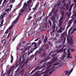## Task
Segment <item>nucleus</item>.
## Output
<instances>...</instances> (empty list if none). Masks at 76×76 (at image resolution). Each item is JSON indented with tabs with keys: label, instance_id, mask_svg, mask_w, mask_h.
I'll list each match as a JSON object with an SVG mask.
<instances>
[{
	"label": "nucleus",
	"instance_id": "nucleus-56",
	"mask_svg": "<svg viewBox=\"0 0 76 76\" xmlns=\"http://www.w3.org/2000/svg\"><path fill=\"white\" fill-rule=\"evenodd\" d=\"M73 31H76V28H74V29H73Z\"/></svg>",
	"mask_w": 76,
	"mask_h": 76
},
{
	"label": "nucleus",
	"instance_id": "nucleus-15",
	"mask_svg": "<svg viewBox=\"0 0 76 76\" xmlns=\"http://www.w3.org/2000/svg\"><path fill=\"white\" fill-rule=\"evenodd\" d=\"M4 22V20L2 19L1 21V23L0 24V28L2 27L3 25V22Z\"/></svg>",
	"mask_w": 76,
	"mask_h": 76
},
{
	"label": "nucleus",
	"instance_id": "nucleus-44",
	"mask_svg": "<svg viewBox=\"0 0 76 76\" xmlns=\"http://www.w3.org/2000/svg\"><path fill=\"white\" fill-rule=\"evenodd\" d=\"M70 54H68V56L67 57V58H69V57H70Z\"/></svg>",
	"mask_w": 76,
	"mask_h": 76
},
{
	"label": "nucleus",
	"instance_id": "nucleus-64",
	"mask_svg": "<svg viewBox=\"0 0 76 76\" xmlns=\"http://www.w3.org/2000/svg\"><path fill=\"white\" fill-rule=\"evenodd\" d=\"M74 16H76V12L75 13Z\"/></svg>",
	"mask_w": 76,
	"mask_h": 76
},
{
	"label": "nucleus",
	"instance_id": "nucleus-62",
	"mask_svg": "<svg viewBox=\"0 0 76 76\" xmlns=\"http://www.w3.org/2000/svg\"><path fill=\"white\" fill-rule=\"evenodd\" d=\"M48 44H49V45H50L51 43L50 42H48Z\"/></svg>",
	"mask_w": 76,
	"mask_h": 76
},
{
	"label": "nucleus",
	"instance_id": "nucleus-39",
	"mask_svg": "<svg viewBox=\"0 0 76 76\" xmlns=\"http://www.w3.org/2000/svg\"><path fill=\"white\" fill-rule=\"evenodd\" d=\"M49 24L50 26H51V21L50 20L49 21Z\"/></svg>",
	"mask_w": 76,
	"mask_h": 76
},
{
	"label": "nucleus",
	"instance_id": "nucleus-4",
	"mask_svg": "<svg viewBox=\"0 0 76 76\" xmlns=\"http://www.w3.org/2000/svg\"><path fill=\"white\" fill-rule=\"evenodd\" d=\"M42 39H41L39 40V42L38 43H35V44L34 45V47L35 48L32 49L30 51V53H32L33 51H34V50L37 49L39 45H40V44L42 43Z\"/></svg>",
	"mask_w": 76,
	"mask_h": 76
},
{
	"label": "nucleus",
	"instance_id": "nucleus-37",
	"mask_svg": "<svg viewBox=\"0 0 76 76\" xmlns=\"http://www.w3.org/2000/svg\"><path fill=\"white\" fill-rule=\"evenodd\" d=\"M58 64V63H56L55 64H54L53 66H57Z\"/></svg>",
	"mask_w": 76,
	"mask_h": 76
},
{
	"label": "nucleus",
	"instance_id": "nucleus-23",
	"mask_svg": "<svg viewBox=\"0 0 76 76\" xmlns=\"http://www.w3.org/2000/svg\"><path fill=\"white\" fill-rule=\"evenodd\" d=\"M39 2L38 1L37 2V4L35 6L37 7H38V6H39Z\"/></svg>",
	"mask_w": 76,
	"mask_h": 76
},
{
	"label": "nucleus",
	"instance_id": "nucleus-24",
	"mask_svg": "<svg viewBox=\"0 0 76 76\" xmlns=\"http://www.w3.org/2000/svg\"><path fill=\"white\" fill-rule=\"evenodd\" d=\"M73 22V19H71L69 21V22H68V23L69 24H72V22Z\"/></svg>",
	"mask_w": 76,
	"mask_h": 76
},
{
	"label": "nucleus",
	"instance_id": "nucleus-17",
	"mask_svg": "<svg viewBox=\"0 0 76 76\" xmlns=\"http://www.w3.org/2000/svg\"><path fill=\"white\" fill-rule=\"evenodd\" d=\"M60 3H61V1H58V3L56 4V5L57 7H58V6H60Z\"/></svg>",
	"mask_w": 76,
	"mask_h": 76
},
{
	"label": "nucleus",
	"instance_id": "nucleus-2",
	"mask_svg": "<svg viewBox=\"0 0 76 76\" xmlns=\"http://www.w3.org/2000/svg\"><path fill=\"white\" fill-rule=\"evenodd\" d=\"M63 49L61 48L60 49L57 50L55 51H52L49 54V56H47V55H45V54H43V56L42 57H44L45 60L43 61H41L40 63V64H42L43 62L44 61H45L49 58V56H50V55L52 53H60V52H61L62 51H63Z\"/></svg>",
	"mask_w": 76,
	"mask_h": 76
},
{
	"label": "nucleus",
	"instance_id": "nucleus-52",
	"mask_svg": "<svg viewBox=\"0 0 76 76\" xmlns=\"http://www.w3.org/2000/svg\"><path fill=\"white\" fill-rule=\"evenodd\" d=\"M74 50H75V49H72L71 50V51H72V52H73V51H74Z\"/></svg>",
	"mask_w": 76,
	"mask_h": 76
},
{
	"label": "nucleus",
	"instance_id": "nucleus-51",
	"mask_svg": "<svg viewBox=\"0 0 76 76\" xmlns=\"http://www.w3.org/2000/svg\"><path fill=\"white\" fill-rule=\"evenodd\" d=\"M49 76V75L47 74H45L44 75V76Z\"/></svg>",
	"mask_w": 76,
	"mask_h": 76
},
{
	"label": "nucleus",
	"instance_id": "nucleus-32",
	"mask_svg": "<svg viewBox=\"0 0 76 76\" xmlns=\"http://www.w3.org/2000/svg\"><path fill=\"white\" fill-rule=\"evenodd\" d=\"M27 49H28V48H26V49L24 48V50H23V53H25V52L26 51V50H27Z\"/></svg>",
	"mask_w": 76,
	"mask_h": 76
},
{
	"label": "nucleus",
	"instance_id": "nucleus-14",
	"mask_svg": "<svg viewBox=\"0 0 76 76\" xmlns=\"http://www.w3.org/2000/svg\"><path fill=\"white\" fill-rule=\"evenodd\" d=\"M13 56L12 55H11V61L10 62L11 63H13Z\"/></svg>",
	"mask_w": 76,
	"mask_h": 76
},
{
	"label": "nucleus",
	"instance_id": "nucleus-36",
	"mask_svg": "<svg viewBox=\"0 0 76 76\" xmlns=\"http://www.w3.org/2000/svg\"><path fill=\"white\" fill-rule=\"evenodd\" d=\"M21 46V43H20L18 45V47H20Z\"/></svg>",
	"mask_w": 76,
	"mask_h": 76
},
{
	"label": "nucleus",
	"instance_id": "nucleus-29",
	"mask_svg": "<svg viewBox=\"0 0 76 76\" xmlns=\"http://www.w3.org/2000/svg\"><path fill=\"white\" fill-rule=\"evenodd\" d=\"M55 26H56V24H53V29H55V28H56V27H55Z\"/></svg>",
	"mask_w": 76,
	"mask_h": 76
},
{
	"label": "nucleus",
	"instance_id": "nucleus-47",
	"mask_svg": "<svg viewBox=\"0 0 76 76\" xmlns=\"http://www.w3.org/2000/svg\"><path fill=\"white\" fill-rule=\"evenodd\" d=\"M10 33H9V34H8V36H7V38L8 37H9V35H10Z\"/></svg>",
	"mask_w": 76,
	"mask_h": 76
},
{
	"label": "nucleus",
	"instance_id": "nucleus-30",
	"mask_svg": "<svg viewBox=\"0 0 76 76\" xmlns=\"http://www.w3.org/2000/svg\"><path fill=\"white\" fill-rule=\"evenodd\" d=\"M21 60H22V58L21 57H20L19 58V63H20V61H21Z\"/></svg>",
	"mask_w": 76,
	"mask_h": 76
},
{
	"label": "nucleus",
	"instance_id": "nucleus-7",
	"mask_svg": "<svg viewBox=\"0 0 76 76\" xmlns=\"http://www.w3.org/2000/svg\"><path fill=\"white\" fill-rule=\"evenodd\" d=\"M69 4H70V1L69 0ZM69 4H66V3H64V4L63 5L65 7H66V10H67L68 9H69Z\"/></svg>",
	"mask_w": 76,
	"mask_h": 76
},
{
	"label": "nucleus",
	"instance_id": "nucleus-22",
	"mask_svg": "<svg viewBox=\"0 0 76 76\" xmlns=\"http://www.w3.org/2000/svg\"><path fill=\"white\" fill-rule=\"evenodd\" d=\"M62 20H63V18H61L59 20V24H60L62 23Z\"/></svg>",
	"mask_w": 76,
	"mask_h": 76
},
{
	"label": "nucleus",
	"instance_id": "nucleus-19",
	"mask_svg": "<svg viewBox=\"0 0 76 76\" xmlns=\"http://www.w3.org/2000/svg\"><path fill=\"white\" fill-rule=\"evenodd\" d=\"M58 32H59V33H62V29L61 28H60L59 30L57 31Z\"/></svg>",
	"mask_w": 76,
	"mask_h": 76
},
{
	"label": "nucleus",
	"instance_id": "nucleus-26",
	"mask_svg": "<svg viewBox=\"0 0 76 76\" xmlns=\"http://www.w3.org/2000/svg\"><path fill=\"white\" fill-rule=\"evenodd\" d=\"M61 47V45H59V46H56V48H57V49H58V48H60Z\"/></svg>",
	"mask_w": 76,
	"mask_h": 76
},
{
	"label": "nucleus",
	"instance_id": "nucleus-53",
	"mask_svg": "<svg viewBox=\"0 0 76 76\" xmlns=\"http://www.w3.org/2000/svg\"><path fill=\"white\" fill-rule=\"evenodd\" d=\"M39 39L38 38V39H36L34 41H38V39Z\"/></svg>",
	"mask_w": 76,
	"mask_h": 76
},
{
	"label": "nucleus",
	"instance_id": "nucleus-45",
	"mask_svg": "<svg viewBox=\"0 0 76 76\" xmlns=\"http://www.w3.org/2000/svg\"><path fill=\"white\" fill-rule=\"evenodd\" d=\"M6 15V13L5 12L3 13V15H2L4 16H5V15Z\"/></svg>",
	"mask_w": 76,
	"mask_h": 76
},
{
	"label": "nucleus",
	"instance_id": "nucleus-55",
	"mask_svg": "<svg viewBox=\"0 0 76 76\" xmlns=\"http://www.w3.org/2000/svg\"><path fill=\"white\" fill-rule=\"evenodd\" d=\"M20 4H22L21 3H20L18 5V7H19V6H20Z\"/></svg>",
	"mask_w": 76,
	"mask_h": 76
},
{
	"label": "nucleus",
	"instance_id": "nucleus-11",
	"mask_svg": "<svg viewBox=\"0 0 76 76\" xmlns=\"http://www.w3.org/2000/svg\"><path fill=\"white\" fill-rule=\"evenodd\" d=\"M40 69H39V66H38L37 68H36L35 69H34V70H33L31 73H30V74L31 75V74H32L34 72H35V71H36V70H39Z\"/></svg>",
	"mask_w": 76,
	"mask_h": 76
},
{
	"label": "nucleus",
	"instance_id": "nucleus-46",
	"mask_svg": "<svg viewBox=\"0 0 76 76\" xmlns=\"http://www.w3.org/2000/svg\"><path fill=\"white\" fill-rule=\"evenodd\" d=\"M65 57H66V56L64 55L62 58L63 59H64Z\"/></svg>",
	"mask_w": 76,
	"mask_h": 76
},
{
	"label": "nucleus",
	"instance_id": "nucleus-31",
	"mask_svg": "<svg viewBox=\"0 0 76 76\" xmlns=\"http://www.w3.org/2000/svg\"><path fill=\"white\" fill-rule=\"evenodd\" d=\"M3 17H4V16L3 15H1L0 17V19H2L3 18Z\"/></svg>",
	"mask_w": 76,
	"mask_h": 76
},
{
	"label": "nucleus",
	"instance_id": "nucleus-58",
	"mask_svg": "<svg viewBox=\"0 0 76 76\" xmlns=\"http://www.w3.org/2000/svg\"><path fill=\"white\" fill-rule=\"evenodd\" d=\"M3 1V0H1L0 1V5L1 4V2Z\"/></svg>",
	"mask_w": 76,
	"mask_h": 76
},
{
	"label": "nucleus",
	"instance_id": "nucleus-20",
	"mask_svg": "<svg viewBox=\"0 0 76 76\" xmlns=\"http://www.w3.org/2000/svg\"><path fill=\"white\" fill-rule=\"evenodd\" d=\"M2 44H4V45L6 44V41L5 40V39H4L2 41Z\"/></svg>",
	"mask_w": 76,
	"mask_h": 76
},
{
	"label": "nucleus",
	"instance_id": "nucleus-57",
	"mask_svg": "<svg viewBox=\"0 0 76 76\" xmlns=\"http://www.w3.org/2000/svg\"><path fill=\"white\" fill-rule=\"evenodd\" d=\"M12 6H13V5H10V9H12Z\"/></svg>",
	"mask_w": 76,
	"mask_h": 76
},
{
	"label": "nucleus",
	"instance_id": "nucleus-1",
	"mask_svg": "<svg viewBox=\"0 0 76 76\" xmlns=\"http://www.w3.org/2000/svg\"><path fill=\"white\" fill-rule=\"evenodd\" d=\"M51 64H52V63H51V62H49L47 63H45L43 64V65L41 67V68H43V67H45L46 66H47L46 69V71L44 72V73H46L45 74H47V75H51V74H52L53 73V72H54V71L55 70V69H53L54 68V67L50 69H49V68L50 67H51ZM50 70L51 71L49 72V74H48V72H49V71Z\"/></svg>",
	"mask_w": 76,
	"mask_h": 76
},
{
	"label": "nucleus",
	"instance_id": "nucleus-35",
	"mask_svg": "<svg viewBox=\"0 0 76 76\" xmlns=\"http://www.w3.org/2000/svg\"><path fill=\"white\" fill-rule=\"evenodd\" d=\"M47 39H45V40L44 41V43H45L47 42Z\"/></svg>",
	"mask_w": 76,
	"mask_h": 76
},
{
	"label": "nucleus",
	"instance_id": "nucleus-34",
	"mask_svg": "<svg viewBox=\"0 0 76 76\" xmlns=\"http://www.w3.org/2000/svg\"><path fill=\"white\" fill-rule=\"evenodd\" d=\"M75 61L72 62V65L73 66V67H75Z\"/></svg>",
	"mask_w": 76,
	"mask_h": 76
},
{
	"label": "nucleus",
	"instance_id": "nucleus-28",
	"mask_svg": "<svg viewBox=\"0 0 76 76\" xmlns=\"http://www.w3.org/2000/svg\"><path fill=\"white\" fill-rule=\"evenodd\" d=\"M9 10H10V8H8L5 10V12H9Z\"/></svg>",
	"mask_w": 76,
	"mask_h": 76
},
{
	"label": "nucleus",
	"instance_id": "nucleus-60",
	"mask_svg": "<svg viewBox=\"0 0 76 76\" xmlns=\"http://www.w3.org/2000/svg\"><path fill=\"white\" fill-rule=\"evenodd\" d=\"M68 54H70V51H69V50H68Z\"/></svg>",
	"mask_w": 76,
	"mask_h": 76
},
{
	"label": "nucleus",
	"instance_id": "nucleus-48",
	"mask_svg": "<svg viewBox=\"0 0 76 76\" xmlns=\"http://www.w3.org/2000/svg\"><path fill=\"white\" fill-rule=\"evenodd\" d=\"M34 57V55H31V57H30L29 59H31L32 57Z\"/></svg>",
	"mask_w": 76,
	"mask_h": 76
},
{
	"label": "nucleus",
	"instance_id": "nucleus-38",
	"mask_svg": "<svg viewBox=\"0 0 76 76\" xmlns=\"http://www.w3.org/2000/svg\"><path fill=\"white\" fill-rule=\"evenodd\" d=\"M41 19H42V17L41 16L39 17V18L38 19H39V21H40V20H41Z\"/></svg>",
	"mask_w": 76,
	"mask_h": 76
},
{
	"label": "nucleus",
	"instance_id": "nucleus-10",
	"mask_svg": "<svg viewBox=\"0 0 76 76\" xmlns=\"http://www.w3.org/2000/svg\"><path fill=\"white\" fill-rule=\"evenodd\" d=\"M57 60V58H54L51 59V61L52 63H55Z\"/></svg>",
	"mask_w": 76,
	"mask_h": 76
},
{
	"label": "nucleus",
	"instance_id": "nucleus-50",
	"mask_svg": "<svg viewBox=\"0 0 76 76\" xmlns=\"http://www.w3.org/2000/svg\"><path fill=\"white\" fill-rule=\"evenodd\" d=\"M66 48H65L64 49V52L65 53H66Z\"/></svg>",
	"mask_w": 76,
	"mask_h": 76
},
{
	"label": "nucleus",
	"instance_id": "nucleus-8",
	"mask_svg": "<svg viewBox=\"0 0 76 76\" xmlns=\"http://www.w3.org/2000/svg\"><path fill=\"white\" fill-rule=\"evenodd\" d=\"M43 51V48L42 47H41L39 48V50L38 52H37L35 54H34V55L35 56L36 54H37V53H38L39 54H40V55H41V52Z\"/></svg>",
	"mask_w": 76,
	"mask_h": 76
},
{
	"label": "nucleus",
	"instance_id": "nucleus-63",
	"mask_svg": "<svg viewBox=\"0 0 76 76\" xmlns=\"http://www.w3.org/2000/svg\"><path fill=\"white\" fill-rule=\"evenodd\" d=\"M75 6L74 7V8H75L76 7V2H75Z\"/></svg>",
	"mask_w": 76,
	"mask_h": 76
},
{
	"label": "nucleus",
	"instance_id": "nucleus-49",
	"mask_svg": "<svg viewBox=\"0 0 76 76\" xmlns=\"http://www.w3.org/2000/svg\"><path fill=\"white\" fill-rule=\"evenodd\" d=\"M38 20H39V19H38L36 21V23H37L38 22Z\"/></svg>",
	"mask_w": 76,
	"mask_h": 76
},
{
	"label": "nucleus",
	"instance_id": "nucleus-9",
	"mask_svg": "<svg viewBox=\"0 0 76 76\" xmlns=\"http://www.w3.org/2000/svg\"><path fill=\"white\" fill-rule=\"evenodd\" d=\"M72 71H73V68H72L71 69V70H70V72H68V71H65L64 72V73H65V75H67V74H69V73L68 75V76H69L70 75V73H71V72H72Z\"/></svg>",
	"mask_w": 76,
	"mask_h": 76
},
{
	"label": "nucleus",
	"instance_id": "nucleus-33",
	"mask_svg": "<svg viewBox=\"0 0 76 76\" xmlns=\"http://www.w3.org/2000/svg\"><path fill=\"white\" fill-rule=\"evenodd\" d=\"M32 17L30 16H29L28 18V20H30V19H32Z\"/></svg>",
	"mask_w": 76,
	"mask_h": 76
},
{
	"label": "nucleus",
	"instance_id": "nucleus-54",
	"mask_svg": "<svg viewBox=\"0 0 76 76\" xmlns=\"http://www.w3.org/2000/svg\"><path fill=\"white\" fill-rule=\"evenodd\" d=\"M68 27H69V26H70V25H71V24L68 23Z\"/></svg>",
	"mask_w": 76,
	"mask_h": 76
},
{
	"label": "nucleus",
	"instance_id": "nucleus-43",
	"mask_svg": "<svg viewBox=\"0 0 76 76\" xmlns=\"http://www.w3.org/2000/svg\"><path fill=\"white\" fill-rule=\"evenodd\" d=\"M66 15H67L68 16H69V12H66Z\"/></svg>",
	"mask_w": 76,
	"mask_h": 76
},
{
	"label": "nucleus",
	"instance_id": "nucleus-12",
	"mask_svg": "<svg viewBox=\"0 0 76 76\" xmlns=\"http://www.w3.org/2000/svg\"><path fill=\"white\" fill-rule=\"evenodd\" d=\"M13 25H12L11 26H10V27L8 28V29L6 30V31L5 32V34H8V31L9 30V29H10L11 28H12V27H13Z\"/></svg>",
	"mask_w": 76,
	"mask_h": 76
},
{
	"label": "nucleus",
	"instance_id": "nucleus-59",
	"mask_svg": "<svg viewBox=\"0 0 76 76\" xmlns=\"http://www.w3.org/2000/svg\"><path fill=\"white\" fill-rule=\"evenodd\" d=\"M3 64H1V66H0V67H3Z\"/></svg>",
	"mask_w": 76,
	"mask_h": 76
},
{
	"label": "nucleus",
	"instance_id": "nucleus-41",
	"mask_svg": "<svg viewBox=\"0 0 76 76\" xmlns=\"http://www.w3.org/2000/svg\"><path fill=\"white\" fill-rule=\"evenodd\" d=\"M56 55H57V54H53L52 55V56L53 57H55V56H56Z\"/></svg>",
	"mask_w": 76,
	"mask_h": 76
},
{
	"label": "nucleus",
	"instance_id": "nucleus-25",
	"mask_svg": "<svg viewBox=\"0 0 76 76\" xmlns=\"http://www.w3.org/2000/svg\"><path fill=\"white\" fill-rule=\"evenodd\" d=\"M28 61H29V59H27L26 61V62L24 63V64L26 65V64H27L28 63Z\"/></svg>",
	"mask_w": 76,
	"mask_h": 76
},
{
	"label": "nucleus",
	"instance_id": "nucleus-27",
	"mask_svg": "<svg viewBox=\"0 0 76 76\" xmlns=\"http://www.w3.org/2000/svg\"><path fill=\"white\" fill-rule=\"evenodd\" d=\"M38 7H36V6H35V7L33 8V10H34V11H35L36 10H37V8H38Z\"/></svg>",
	"mask_w": 76,
	"mask_h": 76
},
{
	"label": "nucleus",
	"instance_id": "nucleus-16",
	"mask_svg": "<svg viewBox=\"0 0 76 76\" xmlns=\"http://www.w3.org/2000/svg\"><path fill=\"white\" fill-rule=\"evenodd\" d=\"M75 4H73L71 5L70 8H69V12H71V10H72V7L73 6V5Z\"/></svg>",
	"mask_w": 76,
	"mask_h": 76
},
{
	"label": "nucleus",
	"instance_id": "nucleus-21",
	"mask_svg": "<svg viewBox=\"0 0 76 76\" xmlns=\"http://www.w3.org/2000/svg\"><path fill=\"white\" fill-rule=\"evenodd\" d=\"M15 1V0H10L9 3H13Z\"/></svg>",
	"mask_w": 76,
	"mask_h": 76
},
{
	"label": "nucleus",
	"instance_id": "nucleus-5",
	"mask_svg": "<svg viewBox=\"0 0 76 76\" xmlns=\"http://www.w3.org/2000/svg\"><path fill=\"white\" fill-rule=\"evenodd\" d=\"M67 43L69 44V43L70 45H73V39L72 38H70V39L69 38V37H67Z\"/></svg>",
	"mask_w": 76,
	"mask_h": 76
},
{
	"label": "nucleus",
	"instance_id": "nucleus-13",
	"mask_svg": "<svg viewBox=\"0 0 76 76\" xmlns=\"http://www.w3.org/2000/svg\"><path fill=\"white\" fill-rule=\"evenodd\" d=\"M44 47H45V49H48V48H49V46H48V45L47 44H45L44 45Z\"/></svg>",
	"mask_w": 76,
	"mask_h": 76
},
{
	"label": "nucleus",
	"instance_id": "nucleus-42",
	"mask_svg": "<svg viewBox=\"0 0 76 76\" xmlns=\"http://www.w3.org/2000/svg\"><path fill=\"white\" fill-rule=\"evenodd\" d=\"M16 37H17V36H15V37L12 40L13 41H15V39H16Z\"/></svg>",
	"mask_w": 76,
	"mask_h": 76
},
{
	"label": "nucleus",
	"instance_id": "nucleus-18",
	"mask_svg": "<svg viewBox=\"0 0 76 76\" xmlns=\"http://www.w3.org/2000/svg\"><path fill=\"white\" fill-rule=\"evenodd\" d=\"M11 17V15H9L8 17L7 18V23H9V18Z\"/></svg>",
	"mask_w": 76,
	"mask_h": 76
},
{
	"label": "nucleus",
	"instance_id": "nucleus-61",
	"mask_svg": "<svg viewBox=\"0 0 76 76\" xmlns=\"http://www.w3.org/2000/svg\"><path fill=\"white\" fill-rule=\"evenodd\" d=\"M6 0H4L3 1V3H5V2H6Z\"/></svg>",
	"mask_w": 76,
	"mask_h": 76
},
{
	"label": "nucleus",
	"instance_id": "nucleus-3",
	"mask_svg": "<svg viewBox=\"0 0 76 76\" xmlns=\"http://www.w3.org/2000/svg\"><path fill=\"white\" fill-rule=\"evenodd\" d=\"M32 0H29L26 2V3H25L24 4L23 8L20 11L19 16H20L22 15V13L25 11L24 9H26L27 6H29L31 4V3H32Z\"/></svg>",
	"mask_w": 76,
	"mask_h": 76
},
{
	"label": "nucleus",
	"instance_id": "nucleus-6",
	"mask_svg": "<svg viewBox=\"0 0 76 76\" xmlns=\"http://www.w3.org/2000/svg\"><path fill=\"white\" fill-rule=\"evenodd\" d=\"M20 15V14H19V16L15 19V20L13 21V22H12V25L14 26V25L15 24H16V23H17L18 22V18H19V16H19Z\"/></svg>",
	"mask_w": 76,
	"mask_h": 76
},
{
	"label": "nucleus",
	"instance_id": "nucleus-40",
	"mask_svg": "<svg viewBox=\"0 0 76 76\" xmlns=\"http://www.w3.org/2000/svg\"><path fill=\"white\" fill-rule=\"evenodd\" d=\"M59 34H56V36L57 37H59Z\"/></svg>",
	"mask_w": 76,
	"mask_h": 76
}]
</instances>
